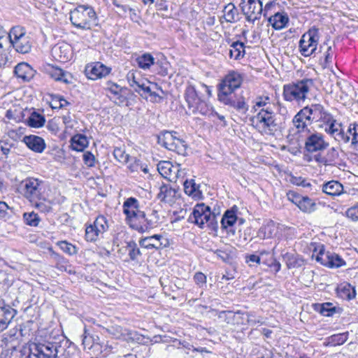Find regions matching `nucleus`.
<instances>
[{
  "mask_svg": "<svg viewBox=\"0 0 358 358\" xmlns=\"http://www.w3.org/2000/svg\"><path fill=\"white\" fill-rule=\"evenodd\" d=\"M122 208L127 224L140 233L156 228L160 223L159 211L155 208L147 209L146 212L141 210L136 198H128L123 203Z\"/></svg>",
  "mask_w": 358,
  "mask_h": 358,
  "instance_id": "1",
  "label": "nucleus"
},
{
  "mask_svg": "<svg viewBox=\"0 0 358 358\" xmlns=\"http://www.w3.org/2000/svg\"><path fill=\"white\" fill-rule=\"evenodd\" d=\"M316 89L315 80L312 78H303L292 83L285 85L283 87V97L285 101H295L300 103L303 102L308 94Z\"/></svg>",
  "mask_w": 358,
  "mask_h": 358,
  "instance_id": "2",
  "label": "nucleus"
},
{
  "mask_svg": "<svg viewBox=\"0 0 358 358\" xmlns=\"http://www.w3.org/2000/svg\"><path fill=\"white\" fill-rule=\"evenodd\" d=\"M252 126L262 135L274 136L280 129L276 114L273 110L260 109L250 118Z\"/></svg>",
  "mask_w": 358,
  "mask_h": 358,
  "instance_id": "3",
  "label": "nucleus"
},
{
  "mask_svg": "<svg viewBox=\"0 0 358 358\" xmlns=\"http://www.w3.org/2000/svg\"><path fill=\"white\" fill-rule=\"evenodd\" d=\"M217 215H219V213L216 214L215 212H212L210 206L204 203H200L194 207L189 220L201 229L208 227L210 230L217 232L218 229Z\"/></svg>",
  "mask_w": 358,
  "mask_h": 358,
  "instance_id": "4",
  "label": "nucleus"
},
{
  "mask_svg": "<svg viewBox=\"0 0 358 358\" xmlns=\"http://www.w3.org/2000/svg\"><path fill=\"white\" fill-rule=\"evenodd\" d=\"M96 19V12L89 5H78L70 12V20L72 24L81 29H90L92 22Z\"/></svg>",
  "mask_w": 358,
  "mask_h": 358,
  "instance_id": "5",
  "label": "nucleus"
},
{
  "mask_svg": "<svg viewBox=\"0 0 358 358\" xmlns=\"http://www.w3.org/2000/svg\"><path fill=\"white\" fill-rule=\"evenodd\" d=\"M43 181L33 177H29L23 180L18 185V192L30 203L41 200Z\"/></svg>",
  "mask_w": 358,
  "mask_h": 358,
  "instance_id": "6",
  "label": "nucleus"
},
{
  "mask_svg": "<svg viewBox=\"0 0 358 358\" xmlns=\"http://www.w3.org/2000/svg\"><path fill=\"white\" fill-rule=\"evenodd\" d=\"M8 43H10L17 52L26 54L31 50L32 46L31 38L26 34L22 27H13L8 33Z\"/></svg>",
  "mask_w": 358,
  "mask_h": 358,
  "instance_id": "7",
  "label": "nucleus"
},
{
  "mask_svg": "<svg viewBox=\"0 0 358 358\" xmlns=\"http://www.w3.org/2000/svg\"><path fill=\"white\" fill-rule=\"evenodd\" d=\"M319 38V29L315 27L304 33L299 43L301 54L305 57L314 55L317 50Z\"/></svg>",
  "mask_w": 358,
  "mask_h": 358,
  "instance_id": "8",
  "label": "nucleus"
},
{
  "mask_svg": "<svg viewBox=\"0 0 358 358\" xmlns=\"http://www.w3.org/2000/svg\"><path fill=\"white\" fill-rule=\"evenodd\" d=\"M242 82L243 78L239 73H229L219 85L218 100L232 95L234 90L241 87Z\"/></svg>",
  "mask_w": 358,
  "mask_h": 358,
  "instance_id": "9",
  "label": "nucleus"
},
{
  "mask_svg": "<svg viewBox=\"0 0 358 358\" xmlns=\"http://www.w3.org/2000/svg\"><path fill=\"white\" fill-rule=\"evenodd\" d=\"M329 143L324 140L323 134L318 132L306 134L304 150L309 153L322 152L327 148Z\"/></svg>",
  "mask_w": 358,
  "mask_h": 358,
  "instance_id": "10",
  "label": "nucleus"
},
{
  "mask_svg": "<svg viewBox=\"0 0 358 358\" xmlns=\"http://www.w3.org/2000/svg\"><path fill=\"white\" fill-rule=\"evenodd\" d=\"M336 131L331 134L334 138L338 141H342L348 143L351 141L352 145H356L358 143V124L356 122L349 125L347 131H344L342 128L341 123H337L336 127Z\"/></svg>",
  "mask_w": 358,
  "mask_h": 358,
  "instance_id": "11",
  "label": "nucleus"
},
{
  "mask_svg": "<svg viewBox=\"0 0 358 358\" xmlns=\"http://www.w3.org/2000/svg\"><path fill=\"white\" fill-rule=\"evenodd\" d=\"M52 342L29 343L26 358H55Z\"/></svg>",
  "mask_w": 358,
  "mask_h": 358,
  "instance_id": "12",
  "label": "nucleus"
},
{
  "mask_svg": "<svg viewBox=\"0 0 358 358\" xmlns=\"http://www.w3.org/2000/svg\"><path fill=\"white\" fill-rule=\"evenodd\" d=\"M241 6L248 22H255L260 18L263 13L262 3L260 0H241Z\"/></svg>",
  "mask_w": 358,
  "mask_h": 358,
  "instance_id": "13",
  "label": "nucleus"
},
{
  "mask_svg": "<svg viewBox=\"0 0 358 358\" xmlns=\"http://www.w3.org/2000/svg\"><path fill=\"white\" fill-rule=\"evenodd\" d=\"M316 260L331 268H336L345 265V262L343 258L338 254L330 251L320 250L316 257Z\"/></svg>",
  "mask_w": 358,
  "mask_h": 358,
  "instance_id": "14",
  "label": "nucleus"
},
{
  "mask_svg": "<svg viewBox=\"0 0 358 358\" xmlns=\"http://www.w3.org/2000/svg\"><path fill=\"white\" fill-rule=\"evenodd\" d=\"M53 343L55 358H71L73 357L76 347L69 339L64 338L59 342Z\"/></svg>",
  "mask_w": 358,
  "mask_h": 358,
  "instance_id": "15",
  "label": "nucleus"
},
{
  "mask_svg": "<svg viewBox=\"0 0 358 358\" xmlns=\"http://www.w3.org/2000/svg\"><path fill=\"white\" fill-rule=\"evenodd\" d=\"M51 54L55 60L65 63L72 57L71 47L66 43H57L52 48Z\"/></svg>",
  "mask_w": 358,
  "mask_h": 358,
  "instance_id": "16",
  "label": "nucleus"
},
{
  "mask_svg": "<svg viewBox=\"0 0 358 358\" xmlns=\"http://www.w3.org/2000/svg\"><path fill=\"white\" fill-rule=\"evenodd\" d=\"M17 314V310L0 301V332L5 330Z\"/></svg>",
  "mask_w": 358,
  "mask_h": 358,
  "instance_id": "17",
  "label": "nucleus"
},
{
  "mask_svg": "<svg viewBox=\"0 0 358 358\" xmlns=\"http://www.w3.org/2000/svg\"><path fill=\"white\" fill-rule=\"evenodd\" d=\"M85 71L89 79L96 80L108 76L110 72V69L100 62H96L87 66Z\"/></svg>",
  "mask_w": 358,
  "mask_h": 358,
  "instance_id": "18",
  "label": "nucleus"
},
{
  "mask_svg": "<svg viewBox=\"0 0 358 358\" xmlns=\"http://www.w3.org/2000/svg\"><path fill=\"white\" fill-rule=\"evenodd\" d=\"M219 101L224 105L234 108L238 112L244 115L247 113L249 109V106L247 104L245 98L243 96L236 98L235 95H231L219 99Z\"/></svg>",
  "mask_w": 358,
  "mask_h": 358,
  "instance_id": "19",
  "label": "nucleus"
},
{
  "mask_svg": "<svg viewBox=\"0 0 358 358\" xmlns=\"http://www.w3.org/2000/svg\"><path fill=\"white\" fill-rule=\"evenodd\" d=\"M315 123L325 124L326 127L324 130L327 134H329L330 135L331 134H334L335 131H336V127L338 122L334 119L333 115L325 108H324Z\"/></svg>",
  "mask_w": 358,
  "mask_h": 358,
  "instance_id": "20",
  "label": "nucleus"
},
{
  "mask_svg": "<svg viewBox=\"0 0 358 358\" xmlns=\"http://www.w3.org/2000/svg\"><path fill=\"white\" fill-rule=\"evenodd\" d=\"M22 141L30 150L37 153L43 152L46 147L45 141L35 135L25 136Z\"/></svg>",
  "mask_w": 358,
  "mask_h": 358,
  "instance_id": "21",
  "label": "nucleus"
},
{
  "mask_svg": "<svg viewBox=\"0 0 358 358\" xmlns=\"http://www.w3.org/2000/svg\"><path fill=\"white\" fill-rule=\"evenodd\" d=\"M14 72L18 78L29 81L34 78L36 71L27 63L22 62L15 67Z\"/></svg>",
  "mask_w": 358,
  "mask_h": 358,
  "instance_id": "22",
  "label": "nucleus"
},
{
  "mask_svg": "<svg viewBox=\"0 0 358 358\" xmlns=\"http://www.w3.org/2000/svg\"><path fill=\"white\" fill-rule=\"evenodd\" d=\"M268 21L273 29L280 30L288 24L289 17L285 12L276 11L268 17Z\"/></svg>",
  "mask_w": 358,
  "mask_h": 358,
  "instance_id": "23",
  "label": "nucleus"
},
{
  "mask_svg": "<svg viewBox=\"0 0 358 358\" xmlns=\"http://www.w3.org/2000/svg\"><path fill=\"white\" fill-rule=\"evenodd\" d=\"M308 117L304 110L301 109L294 117L292 123L294 128L296 129V133H305L307 134L310 131L308 128Z\"/></svg>",
  "mask_w": 358,
  "mask_h": 358,
  "instance_id": "24",
  "label": "nucleus"
},
{
  "mask_svg": "<svg viewBox=\"0 0 358 358\" xmlns=\"http://www.w3.org/2000/svg\"><path fill=\"white\" fill-rule=\"evenodd\" d=\"M278 232V224L272 220L263 224L258 231L257 236L262 239L272 238Z\"/></svg>",
  "mask_w": 358,
  "mask_h": 358,
  "instance_id": "25",
  "label": "nucleus"
},
{
  "mask_svg": "<svg viewBox=\"0 0 358 358\" xmlns=\"http://www.w3.org/2000/svg\"><path fill=\"white\" fill-rule=\"evenodd\" d=\"M314 310L325 317H331L336 313L341 314L343 311L341 308L335 306L329 302L315 303L314 304Z\"/></svg>",
  "mask_w": 358,
  "mask_h": 358,
  "instance_id": "26",
  "label": "nucleus"
},
{
  "mask_svg": "<svg viewBox=\"0 0 358 358\" xmlns=\"http://www.w3.org/2000/svg\"><path fill=\"white\" fill-rule=\"evenodd\" d=\"M324 106L320 103H312L303 108L307 117L308 122H315L323 110Z\"/></svg>",
  "mask_w": 358,
  "mask_h": 358,
  "instance_id": "27",
  "label": "nucleus"
},
{
  "mask_svg": "<svg viewBox=\"0 0 358 358\" xmlns=\"http://www.w3.org/2000/svg\"><path fill=\"white\" fill-rule=\"evenodd\" d=\"M322 192L329 196H339L343 192V185L336 180H331L322 185Z\"/></svg>",
  "mask_w": 358,
  "mask_h": 358,
  "instance_id": "28",
  "label": "nucleus"
},
{
  "mask_svg": "<svg viewBox=\"0 0 358 358\" xmlns=\"http://www.w3.org/2000/svg\"><path fill=\"white\" fill-rule=\"evenodd\" d=\"M184 191L185 194L192 196L193 199L198 200L202 198V192L199 189V185H197L194 180H186L183 182Z\"/></svg>",
  "mask_w": 358,
  "mask_h": 358,
  "instance_id": "29",
  "label": "nucleus"
},
{
  "mask_svg": "<svg viewBox=\"0 0 358 358\" xmlns=\"http://www.w3.org/2000/svg\"><path fill=\"white\" fill-rule=\"evenodd\" d=\"M176 190L169 185H163L160 187L158 199L164 203H172L176 197Z\"/></svg>",
  "mask_w": 358,
  "mask_h": 358,
  "instance_id": "30",
  "label": "nucleus"
},
{
  "mask_svg": "<svg viewBox=\"0 0 358 358\" xmlns=\"http://www.w3.org/2000/svg\"><path fill=\"white\" fill-rule=\"evenodd\" d=\"M46 71L52 78L57 81H61L66 84L71 83L69 79V77L71 78V76L60 68L50 66Z\"/></svg>",
  "mask_w": 358,
  "mask_h": 358,
  "instance_id": "31",
  "label": "nucleus"
},
{
  "mask_svg": "<svg viewBox=\"0 0 358 358\" xmlns=\"http://www.w3.org/2000/svg\"><path fill=\"white\" fill-rule=\"evenodd\" d=\"M282 259L288 268H299L304 264L303 259L295 253L286 252L282 255Z\"/></svg>",
  "mask_w": 358,
  "mask_h": 358,
  "instance_id": "32",
  "label": "nucleus"
},
{
  "mask_svg": "<svg viewBox=\"0 0 358 358\" xmlns=\"http://www.w3.org/2000/svg\"><path fill=\"white\" fill-rule=\"evenodd\" d=\"M115 329L121 331V335H122L123 339L127 342H135L138 343L143 342L144 336L136 331H131L126 329H124L121 327H117Z\"/></svg>",
  "mask_w": 358,
  "mask_h": 358,
  "instance_id": "33",
  "label": "nucleus"
},
{
  "mask_svg": "<svg viewBox=\"0 0 358 358\" xmlns=\"http://www.w3.org/2000/svg\"><path fill=\"white\" fill-rule=\"evenodd\" d=\"M185 99L187 103L189 110L201 100V98L199 96L195 87L190 84L186 87L185 91Z\"/></svg>",
  "mask_w": 358,
  "mask_h": 358,
  "instance_id": "34",
  "label": "nucleus"
},
{
  "mask_svg": "<svg viewBox=\"0 0 358 358\" xmlns=\"http://www.w3.org/2000/svg\"><path fill=\"white\" fill-rule=\"evenodd\" d=\"M348 332L337 334L327 337L324 342L326 347H335L345 343L348 339Z\"/></svg>",
  "mask_w": 358,
  "mask_h": 358,
  "instance_id": "35",
  "label": "nucleus"
},
{
  "mask_svg": "<svg viewBox=\"0 0 358 358\" xmlns=\"http://www.w3.org/2000/svg\"><path fill=\"white\" fill-rule=\"evenodd\" d=\"M176 131H166L158 136V143L162 146L169 150L174 143L175 139L177 138Z\"/></svg>",
  "mask_w": 358,
  "mask_h": 358,
  "instance_id": "36",
  "label": "nucleus"
},
{
  "mask_svg": "<svg viewBox=\"0 0 358 358\" xmlns=\"http://www.w3.org/2000/svg\"><path fill=\"white\" fill-rule=\"evenodd\" d=\"M213 108L209 106L206 101L201 99L195 106L189 110L193 114H201L202 115H211V111Z\"/></svg>",
  "mask_w": 358,
  "mask_h": 358,
  "instance_id": "37",
  "label": "nucleus"
},
{
  "mask_svg": "<svg viewBox=\"0 0 358 358\" xmlns=\"http://www.w3.org/2000/svg\"><path fill=\"white\" fill-rule=\"evenodd\" d=\"M88 145V141L85 136L76 134L71 140V147L76 151H83Z\"/></svg>",
  "mask_w": 358,
  "mask_h": 358,
  "instance_id": "38",
  "label": "nucleus"
},
{
  "mask_svg": "<svg viewBox=\"0 0 358 358\" xmlns=\"http://www.w3.org/2000/svg\"><path fill=\"white\" fill-rule=\"evenodd\" d=\"M229 57L234 59H240L245 55V45L243 42L236 41L230 45Z\"/></svg>",
  "mask_w": 358,
  "mask_h": 358,
  "instance_id": "39",
  "label": "nucleus"
},
{
  "mask_svg": "<svg viewBox=\"0 0 358 358\" xmlns=\"http://www.w3.org/2000/svg\"><path fill=\"white\" fill-rule=\"evenodd\" d=\"M224 18L227 22L234 23L236 22L238 12L234 3H229L224 7Z\"/></svg>",
  "mask_w": 358,
  "mask_h": 358,
  "instance_id": "40",
  "label": "nucleus"
},
{
  "mask_svg": "<svg viewBox=\"0 0 358 358\" xmlns=\"http://www.w3.org/2000/svg\"><path fill=\"white\" fill-rule=\"evenodd\" d=\"M271 98L268 96H257L255 100V105L252 107L254 111H257L258 108L271 110H273L271 106Z\"/></svg>",
  "mask_w": 358,
  "mask_h": 358,
  "instance_id": "41",
  "label": "nucleus"
},
{
  "mask_svg": "<svg viewBox=\"0 0 358 358\" xmlns=\"http://www.w3.org/2000/svg\"><path fill=\"white\" fill-rule=\"evenodd\" d=\"M338 293L341 298L347 300L352 299L356 296L355 288L348 283L341 285L338 287Z\"/></svg>",
  "mask_w": 358,
  "mask_h": 358,
  "instance_id": "42",
  "label": "nucleus"
},
{
  "mask_svg": "<svg viewBox=\"0 0 358 358\" xmlns=\"http://www.w3.org/2000/svg\"><path fill=\"white\" fill-rule=\"evenodd\" d=\"M45 122L44 115L36 111L32 112L27 120L28 125L34 128L42 127Z\"/></svg>",
  "mask_w": 358,
  "mask_h": 358,
  "instance_id": "43",
  "label": "nucleus"
},
{
  "mask_svg": "<svg viewBox=\"0 0 358 358\" xmlns=\"http://www.w3.org/2000/svg\"><path fill=\"white\" fill-rule=\"evenodd\" d=\"M237 220V216L235 211L233 210H227L223 215L221 220V226L223 229H226L229 227H231L234 224Z\"/></svg>",
  "mask_w": 358,
  "mask_h": 358,
  "instance_id": "44",
  "label": "nucleus"
},
{
  "mask_svg": "<svg viewBox=\"0 0 358 358\" xmlns=\"http://www.w3.org/2000/svg\"><path fill=\"white\" fill-rule=\"evenodd\" d=\"M139 68L147 70L155 63V58L150 53H145L136 59Z\"/></svg>",
  "mask_w": 358,
  "mask_h": 358,
  "instance_id": "45",
  "label": "nucleus"
},
{
  "mask_svg": "<svg viewBox=\"0 0 358 358\" xmlns=\"http://www.w3.org/2000/svg\"><path fill=\"white\" fill-rule=\"evenodd\" d=\"M297 206L301 211L310 213L315 210L316 203L308 196H302Z\"/></svg>",
  "mask_w": 358,
  "mask_h": 358,
  "instance_id": "46",
  "label": "nucleus"
},
{
  "mask_svg": "<svg viewBox=\"0 0 358 358\" xmlns=\"http://www.w3.org/2000/svg\"><path fill=\"white\" fill-rule=\"evenodd\" d=\"M187 144L185 141L177 137L173 145L169 148V150L176 152L178 155L185 156L187 155Z\"/></svg>",
  "mask_w": 358,
  "mask_h": 358,
  "instance_id": "47",
  "label": "nucleus"
},
{
  "mask_svg": "<svg viewBox=\"0 0 358 358\" xmlns=\"http://www.w3.org/2000/svg\"><path fill=\"white\" fill-rule=\"evenodd\" d=\"M166 243L163 244V243H156L153 241L152 238H150L149 236L142 238L139 241V244L142 248H145L147 249H152L155 248L157 250L160 249L162 248L166 247L168 241L166 239H164Z\"/></svg>",
  "mask_w": 358,
  "mask_h": 358,
  "instance_id": "48",
  "label": "nucleus"
},
{
  "mask_svg": "<svg viewBox=\"0 0 358 358\" xmlns=\"http://www.w3.org/2000/svg\"><path fill=\"white\" fill-rule=\"evenodd\" d=\"M108 89L110 92L115 96V102L118 104L123 103L125 101V97L120 94L122 88L114 83H108Z\"/></svg>",
  "mask_w": 358,
  "mask_h": 358,
  "instance_id": "49",
  "label": "nucleus"
},
{
  "mask_svg": "<svg viewBox=\"0 0 358 358\" xmlns=\"http://www.w3.org/2000/svg\"><path fill=\"white\" fill-rule=\"evenodd\" d=\"M174 166L169 161H161L157 164V171L162 177L170 178V171Z\"/></svg>",
  "mask_w": 358,
  "mask_h": 358,
  "instance_id": "50",
  "label": "nucleus"
},
{
  "mask_svg": "<svg viewBox=\"0 0 358 358\" xmlns=\"http://www.w3.org/2000/svg\"><path fill=\"white\" fill-rule=\"evenodd\" d=\"M92 225L101 234H103L108 228L107 220L103 215L98 216Z\"/></svg>",
  "mask_w": 358,
  "mask_h": 358,
  "instance_id": "51",
  "label": "nucleus"
},
{
  "mask_svg": "<svg viewBox=\"0 0 358 358\" xmlns=\"http://www.w3.org/2000/svg\"><path fill=\"white\" fill-rule=\"evenodd\" d=\"M126 248L128 250L130 259L133 261L138 260V257L141 255V252L137 247V244L133 241L127 243Z\"/></svg>",
  "mask_w": 358,
  "mask_h": 358,
  "instance_id": "52",
  "label": "nucleus"
},
{
  "mask_svg": "<svg viewBox=\"0 0 358 358\" xmlns=\"http://www.w3.org/2000/svg\"><path fill=\"white\" fill-rule=\"evenodd\" d=\"M23 219L25 224L31 227H37L41 221L38 214L34 212L24 213Z\"/></svg>",
  "mask_w": 358,
  "mask_h": 358,
  "instance_id": "53",
  "label": "nucleus"
},
{
  "mask_svg": "<svg viewBox=\"0 0 358 358\" xmlns=\"http://www.w3.org/2000/svg\"><path fill=\"white\" fill-rule=\"evenodd\" d=\"M31 203L41 213H47L52 210V202L46 199L38 200L36 202H32Z\"/></svg>",
  "mask_w": 358,
  "mask_h": 358,
  "instance_id": "54",
  "label": "nucleus"
},
{
  "mask_svg": "<svg viewBox=\"0 0 358 358\" xmlns=\"http://www.w3.org/2000/svg\"><path fill=\"white\" fill-rule=\"evenodd\" d=\"M57 245L64 252L69 255H73L78 252L77 247L66 241H59Z\"/></svg>",
  "mask_w": 358,
  "mask_h": 358,
  "instance_id": "55",
  "label": "nucleus"
},
{
  "mask_svg": "<svg viewBox=\"0 0 358 358\" xmlns=\"http://www.w3.org/2000/svg\"><path fill=\"white\" fill-rule=\"evenodd\" d=\"M100 235H101V234L98 232V231H96L92 224H90L86 227L85 238L87 241H96Z\"/></svg>",
  "mask_w": 358,
  "mask_h": 358,
  "instance_id": "56",
  "label": "nucleus"
},
{
  "mask_svg": "<svg viewBox=\"0 0 358 358\" xmlns=\"http://www.w3.org/2000/svg\"><path fill=\"white\" fill-rule=\"evenodd\" d=\"M113 155L115 158L120 162L128 163L129 162L130 156L121 148H115L113 151Z\"/></svg>",
  "mask_w": 358,
  "mask_h": 358,
  "instance_id": "57",
  "label": "nucleus"
},
{
  "mask_svg": "<svg viewBox=\"0 0 358 358\" xmlns=\"http://www.w3.org/2000/svg\"><path fill=\"white\" fill-rule=\"evenodd\" d=\"M128 163L129 165L127 167L131 173H138L142 168V163L136 157H130Z\"/></svg>",
  "mask_w": 358,
  "mask_h": 358,
  "instance_id": "58",
  "label": "nucleus"
},
{
  "mask_svg": "<svg viewBox=\"0 0 358 358\" xmlns=\"http://www.w3.org/2000/svg\"><path fill=\"white\" fill-rule=\"evenodd\" d=\"M210 252H213L218 259H220L224 262H229L231 260V256L229 252L226 250L217 249L215 250H210Z\"/></svg>",
  "mask_w": 358,
  "mask_h": 358,
  "instance_id": "59",
  "label": "nucleus"
},
{
  "mask_svg": "<svg viewBox=\"0 0 358 358\" xmlns=\"http://www.w3.org/2000/svg\"><path fill=\"white\" fill-rule=\"evenodd\" d=\"M325 159H327V165L330 166L335 163L336 159L338 157V153L334 148L329 150L326 155H324Z\"/></svg>",
  "mask_w": 358,
  "mask_h": 358,
  "instance_id": "60",
  "label": "nucleus"
},
{
  "mask_svg": "<svg viewBox=\"0 0 358 358\" xmlns=\"http://www.w3.org/2000/svg\"><path fill=\"white\" fill-rule=\"evenodd\" d=\"M290 182L293 185L301 186L303 187H309L311 186L310 182L302 177L292 176L290 178Z\"/></svg>",
  "mask_w": 358,
  "mask_h": 358,
  "instance_id": "61",
  "label": "nucleus"
},
{
  "mask_svg": "<svg viewBox=\"0 0 358 358\" xmlns=\"http://www.w3.org/2000/svg\"><path fill=\"white\" fill-rule=\"evenodd\" d=\"M308 162L314 160L319 164L327 165V159H325L324 155H323L322 152H317L313 157H309L307 159Z\"/></svg>",
  "mask_w": 358,
  "mask_h": 358,
  "instance_id": "62",
  "label": "nucleus"
},
{
  "mask_svg": "<svg viewBox=\"0 0 358 358\" xmlns=\"http://www.w3.org/2000/svg\"><path fill=\"white\" fill-rule=\"evenodd\" d=\"M194 282L199 287H203L206 285V276L201 272H196L193 277Z\"/></svg>",
  "mask_w": 358,
  "mask_h": 358,
  "instance_id": "63",
  "label": "nucleus"
},
{
  "mask_svg": "<svg viewBox=\"0 0 358 358\" xmlns=\"http://www.w3.org/2000/svg\"><path fill=\"white\" fill-rule=\"evenodd\" d=\"M345 215L353 221L358 220V207L353 206L348 208L345 212Z\"/></svg>",
  "mask_w": 358,
  "mask_h": 358,
  "instance_id": "64",
  "label": "nucleus"
}]
</instances>
